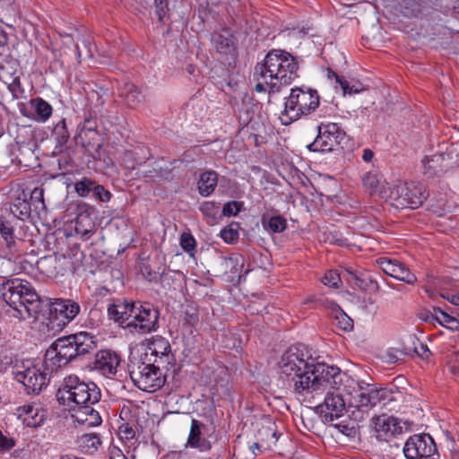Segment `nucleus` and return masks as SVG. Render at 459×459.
Listing matches in <instances>:
<instances>
[{"label": "nucleus", "mask_w": 459, "mask_h": 459, "mask_svg": "<svg viewBox=\"0 0 459 459\" xmlns=\"http://www.w3.org/2000/svg\"><path fill=\"white\" fill-rule=\"evenodd\" d=\"M278 365L280 377L290 382L293 394L302 401L310 402L328 387L337 388L342 383L340 368L317 363L304 344L290 347Z\"/></svg>", "instance_id": "1"}, {"label": "nucleus", "mask_w": 459, "mask_h": 459, "mask_svg": "<svg viewBox=\"0 0 459 459\" xmlns=\"http://www.w3.org/2000/svg\"><path fill=\"white\" fill-rule=\"evenodd\" d=\"M100 398V389L95 383L84 382L74 375L64 379L63 385L57 392L60 403L67 406H70L71 403L75 404L77 408L73 409L72 418L78 424L86 427L101 424L100 411L94 407Z\"/></svg>", "instance_id": "2"}, {"label": "nucleus", "mask_w": 459, "mask_h": 459, "mask_svg": "<svg viewBox=\"0 0 459 459\" xmlns=\"http://www.w3.org/2000/svg\"><path fill=\"white\" fill-rule=\"evenodd\" d=\"M299 63L285 50L272 49L254 69L255 91H268L269 96L281 91L298 77Z\"/></svg>", "instance_id": "3"}, {"label": "nucleus", "mask_w": 459, "mask_h": 459, "mask_svg": "<svg viewBox=\"0 0 459 459\" xmlns=\"http://www.w3.org/2000/svg\"><path fill=\"white\" fill-rule=\"evenodd\" d=\"M1 292L3 300L13 310L15 317H36L45 307L44 299L26 280H6L2 284Z\"/></svg>", "instance_id": "4"}, {"label": "nucleus", "mask_w": 459, "mask_h": 459, "mask_svg": "<svg viewBox=\"0 0 459 459\" xmlns=\"http://www.w3.org/2000/svg\"><path fill=\"white\" fill-rule=\"evenodd\" d=\"M97 348L94 336L81 332L56 340L45 353V365L50 370H57L69 361L88 354Z\"/></svg>", "instance_id": "5"}, {"label": "nucleus", "mask_w": 459, "mask_h": 459, "mask_svg": "<svg viewBox=\"0 0 459 459\" xmlns=\"http://www.w3.org/2000/svg\"><path fill=\"white\" fill-rule=\"evenodd\" d=\"M318 105L319 96L316 90L304 87L291 89L280 116L281 124L290 125L302 116L309 115L317 108Z\"/></svg>", "instance_id": "6"}, {"label": "nucleus", "mask_w": 459, "mask_h": 459, "mask_svg": "<svg viewBox=\"0 0 459 459\" xmlns=\"http://www.w3.org/2000/svg\"><path fill=\"white\" fill-rule=\"evenodd\" d=\"M128 371L134 385L144 392L153 393L160 389L167 380L160 372L152 367L148 353L130 358Z\"/></svg>", "instance_id": "7"}, {"label": "nucleus", "mask_w": 459, "mask_h": 459, "mask_svg": "<svg viewBox=\"0 0 459 459\" xmlns=\"http://www.w3.org/2000/svg\"><path fill=\"white\" fill-rule=\"evenodd\" d=\"M426 187L420 183H399L390 189L388 199L398 209L420 207L427 199Z\"/></svg>", "instance_id": "8"}, {"label": "nucleus", "mask_w": 459, "mask_h": 459, "mask_svg": "<svg viewBox=\"0 0 459 459\" xmlns=\"http://www.w3.org/2000/svg\"><path fill=\"white\" fill-rule=\"evenodd\" d=\"M132 320L123 327L131 333L142 335L157 331L159 328L160 311L150 303H136Z\"/></svg>", "instance_id": "9"}, {"label": "nucleus", "mask_w": 459, "mask_h": 459, "mask_svg": "<svg viewBox=\"0 0 459 459\" xmlns=\"http://www.w3.org/2000/svg\"><path fill=\"white\" fill-rule=\"evenodd\" d=\"M22 368V370L16 371L15 379L24 385L29 394H39L48 386L50 375L56 372V370H50L46 367L45 359L41 366L30 364L23 365Z\"/></svg>", "instance_id": "10"}, {"label": "nucleus", "mask_w": 459, "mask_h": 459, "mask_svg": "<svg viewBox=\"0 0 459 459\" xmlns=\"http://www.w3.org/2000/svg\"><path fill=\"white\" fill-rule=\"evenodd\" d=\"M45 307H49V319L57 327L63 328L71 323L80 313V305L70 299H46Z\"/></svg>", "instance_id": "11"}, {"label": "nucleus", "mask_w": 459, "mask_h": 459, "mask_svg": "<svg viewBox=\"0 0 459 459\" xmlns=\"http://www.w3.org/2000/svg\"><path fill=\"white\" fill-rule=\"evenodd\" d=\"M406 459H439L437 446L429 434L413 435L403 446Z\"/></svg>", "instance_id": "12"}, {"label": "nucleus", "mask_w": 459, "mask_h": 459, "mask_svg": "<svg viewBox=\"0 0 459 459\" xmlns=\"http://www.w3.org/2000/svg\"><path fill=\"white\" fill-rule=\"evenodd\" d=\"M341 385L342 383L337 388L328 387L325 391L326 395L324 402L316 406V410L324 423L333 422L346 411V403L342 395L338 392Z\"/></svg>", "instance_id": "13"}, {"label": "nucleus", "mask_w": 459, "mask_h": 459, "mask_svg": "<svg viewBox=\"0 0 459 459\" xmlns=\"http://www.w3.org/2000/svg\"><path fill=\"white\" fill-rule=\"evenodd\" d=\"M212 44L222 62L229 65L236 62L238 58L237 39L230 29L224 28L213 32Z\"/></svg>", "instance_id": "14"}, {"label": "nucleus", "mask_w": 459, "mask_h": 459, "mask_svg": "<svg viewBox=\"0 0 459 459\" xmlns=\"http://www.w3.org/2000/svg\"><path fill=\"white\" fill-rule=\"evenodd\" d=\"M344 133L334 123L323 125L318 127V134L313 143L307 145L311 152H329L340 144Z\"/></svg>", "instance_id": "15"}, {"label": "nucleus", "mask_w": 459, "mask_h": 459, "mask_svg": "<svg viewBox=\"0 0 459 459\" xmlns=\"http://www.w3.org/2000/svg\"><path fill=\"white\" fill-rule=\"evenodd\" d=\"M0 255L8 260H14L21 255L14 238V227L12 221L0 217Z\"/></svg>", "instance_id": "16"}, {"label": "nucleus", "mask_w": 459, "mask_h": 459, "mask_svg": "<svg viewBox=\"0 0 459 459\" xmlns=\"http://www.w3.org/2000/svg\"><path fill=\"white\" fill-rule=\"evenodd\" d=\"M376 437L380 441H389L396 435L402 434L403 426L398 418L382 414L373 418Z\"/></svg>", "instance_id": "17"}, {"label": "nucleus", "mask_w": 459, "mask_h": 459, "mask_svg": "<svg viewBox=\"0 0 459 459\" xmlns=\"http://www.w3.org/2000/svg\"><path fill=\"white\" fill-rule=\"evenodd\" d=\"M93 369L106 377L115 376L120 364V357L115 351L102 350L95 354Z\"/></svg>", "instance_id": "18"}, {"label": "nucleus", "mask_w": 459, "mask_h": 459, "mask_svg": "<svg viewBox=\"0 0 459 459\" xmlns=\"http://www.w3.org/2000/svg\"><path fill=\"white\" fill-rule=\"evenodd\" d=\"M135 305L126 299H114L108 307V315L110 319L124 326L132 320Z\"/></svg>", "instance_id": "19"}, {"label": "nucleus", "mask_w": 459, "mask_h": 459, "mask_svg": "<svg viewBox=\"0 0 459 459\" xmlns=\"http://www.w3.org/2000/svg\"><path fill=\"white\" fill-rule=\"evenodd\" d=\"M148 357L152 367L154 368L158 372H160L166 379L168 377L174 378L178 370V366L175 355L173 353L158 356L148 355Z\"/></svg>", "instance_id": "20"}, {"label": "nucleus", "mask_w": 459, "mask_h": 459, "mask_svg": "<svg viewBox=\"0 0 459 459\" xmlns=\"http://www.w3.org/2000/svg\"><path fill=\"white\" fill-rule=\"evenodd\" d=\"M19 416H23L24 423L30 428L43 424L47 418V411L39 405L26 404L18 408Z\"/></svg>", "instance_id": "21"}, {"label": "nucleus", "mask_w": 459, "mask_h": 459, "mask_svg": "<svg viewBox=\"0 0 459 459\" xmlns=\"http://www.w3.org/2000/svg\"><path fill=\"white\" fill-rule=\"evenodd\" d=\"M281 437V434L277 430L275 424L269 423L257 430L256 439L264 450H275Z\"/></svg>", "instance_id": "22"}, {"label": "nucleus", "mask_w": 459, "mask_h": 459, "mask_svg": "<svg viewBox=\"0 0 459 459\" xmlns=\"http://www.w3.org/2000/svg\"><path fill=\"white\" fill-rule=\"evenodd\" d=\"M118 96L122 98L127 107L134 108L144 100L140 89L132 82H125L118 89Z\"/></svg>", "instance_id": "23"}, {"label": "nucleus", "mask_w": 459, "mask_h": 459, "mask_svg": "<svg viewBox=\"0 0 459 459\" xmlns=\"http://www.w3.org/2000/svg\"><path fill=\"white\" fill-rule=\"evenodd\" d=\"M445 159L446 155L444 153L424 157L422 160L424 174L429 178L439 176L446 169V166L444 165Z\"/></svg>", "instance_id": "24"}, {"label": "nucleus", "mask_w": 459, "mask_h": 459, "mask_svg": "<svg viewBox=\"0 0 459 459\" xmlns=\"http://www.w3.org/2000/svg\"><path fill=\"white\" fill-rule=\"evenodd\" d=\"M77 139L83 147L88 148L89 150L92 149L95 152L94 157L100 159L102 137L99 131L88 130V132H79Z\"/></svg>", "instance_id": "25"}, {"label": "nucleus", "mask_w": 459, "mask_h": 459, "mask_svg": "<svg viewBox=\"0 0 459 459\" xmlns=\"http://www.w3.org/2000/svg\"><path fill=\"white\" fill-rule=\"evenodd\" d=\"M218 184V174L213 170L204 171L200 175L198 192L202 196H209L215 190Z\"/></svg>", "instance_id": "26"}, {"label": "nucleus", "mask_w": 459, "mask_h": 459, "mask_svg": "<svg viewBox=\"0 0 459 459\" xmlns=\"http://www.w3.org/2000/svg\"><path fill=\"white\" fill-rule=\"evenodd\" d=\"M11 212L15 217L22 221H25L30 217L31 204L27 199V196L24 193H22V196H18L15 198L14 203L11 207Z\"/></svg>", "instance_id": "27"}, {"label": "nucleus", "mask_w": 459, "mask_h": 459, "mask_svg": "<svg viewBox=\"0 0 459 459\" xmlns=\"http://www.w3.org/2000/svg\"><path fill=\"white\" fill-rule=\"evenodd\" d=\"M147 348L150 351L149 356L172 354L169 341L160 335L153 336L149 340Z\"/></svg>", "instance_id": "28"}, {"label": "nucleus", "mask_w": 459, "mask_h": 459, "mask_svg": "<svg viewBox=\"0 0 459 459\" xmlns=\"http://www.w3.org/2000/svg\"><path fill=\"white\" fill-rule=\"evenodd\" d=\"M204 427V425L201 421H199L195 419L192 420L190 432H189V436L187 438V444L191 447L201 448V449L207 447L204 441H202V439H201L202 429Z\"/></svg>", "instance_id": "29"}, {"label": "nucleus", "mask_w": 459, "mask_h": 459, "mask_svg": "<svg viewBox=\"0 0 459 459\" xmlns=\"http://www.w3.org/2000/svg\"><path fill=\"white\" fill-rule=\"evenodd\" d=\"M78 445L84 453H93L101 445V440L96 433L83 434L78 438Z\"/></svg>", "instance_id": "30"}, {"label": "nucleus", "mask_w": 459, "mask_h": 459, "mask_svg": "<svg viewBox=\"0 0 459 459\" xmlns=\"http://www.w3.org/2000/svg\"><path fill=\"white\" fill-rule=\"evenodd\" d=\"M262 223L264 229L272 231L273 233H281L287 228V221L281 215H275L269 218L263 216Z\"/></svg>", "instance_id": "31"}, {"label": "nucleus", "mask_w": 459, "mask_h": 459, "mask_svg": "<svg viewBox=\"0 0 459 459\" xmlns=\"http://www.w3.org/2000/svg\"><path fill=\"white\" fill-rule=\"evenodd\" d=\"M399 281H404L407 284L413 285L417 281V277L410 269L402 262H398L397 265L393 272L392 276Z\"/></svg>", "instance_id": "32"}, {"label": "nucleus", "mask_w": 459, "mask_h": 459, "mask_svg": "<svg viewBox=\"0 0 459 459\" xmlns=\"http://www.w3.org/2000/svg\"><path fill=\"white\" fill-rule=\"evenodd\" d=\"M357 399V407L359 411H367L373 407L371 394H370V385H368L366 387L359 385V393L356 396Z\"/></svg>", "instance_id": "33"}, {"label": "nucleus", "mask_w": 459, "mask_h": 459, "mask_svg": "<svg viewBox=\"0 0 459 459\" xmlns=\"http://www.w3.org/2000/svg\"><path fill=\"white\" fill-rule=\"evenodd\" d=\"M435 318L442 325L451 329L457 330L459 327L458 319L439 307H434Z\"/></svg>", "instance_id": "34"}, {"label": "nucleus", "mask_w": 459, "mask_h": 459, "mask_svg": "<svg viewBox=\"0 0 459 459\" xmlns=\"http://www.w3.org/2000/svg\"><path fill=\"white\" fill-rule=\"evenodd\" d=\"M31 104L35 108L36 114L39 118L45 122L52 114V107L47 101L40 98L31 100Z\"/></svg>", "instance_id": "35"}, {"label": "nucleus", "mask_w": 459, "mask_h": 459, "mask_svg": "<svg viewBox=\"0 0 459 459\" xmlns=\"http://www.w3.org/2000/svg\"><path fill=\"white\" fill-rule=\"evenodd\" d=\"M370 394L373 407L378 403L393 400V391L385 387L377 388L370 385Z\"/></svg>", "instance_id": "36"}, {"label": "nucleus", "mask_w": 459, "mask_h": 459, "mask_svg": "<svg viewBox=\"0 0 459 459\" xmlns=\"http://www.w3.org/2000/svg\"><path fill=\"white\" fill-rule=\"evenodd\" d=\"M75 51L79 62L91 57V44L89 40L83 37H81L77 39L75 43Z\"/></svg>", "instance_id": "37"}, {"label": "nucleus", "mask_w": 459, "mask_h": 459, "mask_svg": "<svg viewBox=\"0 0 459 459\" xmlns=\"http://www.w3.org/2000/svg\"><path fill=\"white\" fill-rule=\"evenodd\" d=\"M94 185V180L88 178H83L74 184V190L80 196L85 197L89 195L91 192L92 193Z\"/></svg>", "instance_id": "38"}, {"label": "nucleus", "mask_w": 459, "mask_h": 459, "mask_svg": "<svg viewBox=\"0 0 459 459\" xmlns=\"http://www.w3.org/2000/svg\"><path fill=\"white\" fill-rule=\"evenodd\" d=\"M53 134L55 135L56 142L60 145L66 143L70 137V134L66 127V123L65 119H62L56 125L53 131Z\"/></svg>", "instance_id": "39"}, {"label": "nucleus", "mask_w": 459, "mask_h": 459, "mask_svg": "<svg viewBox=\"0 0 459 459\" xmlns=\"http://www.w3.org/2000/svg\"><path fill=\"white\" fill-rule=\"evenodd\" d=\"M334 320L337 327L344 332H349L353 329V320L342 309H339L336 313Z\"/></svg>", "instance_id": "40"}, {"label": "nucleus", "mask_w": 459, "mask_h": 459, "mask_svg": "<svg viewBox=\"0 0 459 459\" xmlns=\"http://www.w3.org/2000/svg\"><path fill=\"white\" fill-rule=\"evenodd\" d=\"M180 246L185 252L189 254L190 256H194L196 242L190 233H182L180 237Z\"/></svg>", "instance_id": "41"}, {"label": "nucleus", "mask_w": 459, "mask_h": 459, "mask_svg": "<svg viewBox=\"0 0 459 459\" xmlns=\"http://www.w3.org/2000/svg\"><path fill=\"white\" fill-rule=\"evenodd\" d=\"M30 202L35 210H44V191L41 187H35L30 195Z\"/></svg>", "instance_id": "42"}, {"label": "nucleus", "mask_w": 459, "mask_h": 459, "mask_svg": "<svg viewBox=\"0 0 459 459\" xmlns=\"http://www.w3.org/2000/svg\"><path fill=\"white\" fill-rule=\"evenodd\" d=\"M220 209V204L206 201L201 204L199 210L205 216L210 219H215Z\"/></svg>", "instance_id": "43"}, {"label": "nucleus", "mask_w": 459, "mask_h": 459, "mask_svg": "<svg viewBox=\"0 0 459 459\" xmlns=\"http://www.w3.org/2000/svg\"><path fill=\"white\" fill-rule=\"evenodd\" d=\"M414 347L413 349H405V351L403 352L404 354H410L411 351L416 353L420 358H421L424 360H428L429 357L431 356V351L429 350L428 346L424 343L419 342L415 344L413 342Z\"/></svg>", "instance_id": "44"}, {"label": "nucleus", "mask_w": 459, "mask_h": 459, "mask_svg": "<svg viewBox=\"0 0 459 459\" xmlns=\"http://www.w3.org/2000/svg\"><path fill=\"white\" fill-rule=\"evenodd\" d=\"M377 264L381 270L387 275L392 276L394 268L397 265L399 260L390 259L388 257H381L377 259Z\"/></svg>", "instance_id": "45"}, {"label": "nucleus", "mask_w": 459, "mask_h": 459, "mask_svg": "<svg viewBox=\"0 0 459 459\" xmlns=\"http://www.w3.org/2000/svg\"><path fill=\"white\" fill-rule=\"evenodd\" d=\"M447 368L450 373L459 379V352H453L447 356Z\"/></svg>", "instance_id": "46"}, {"label": "nucleus", "mask_w": 459, "mask_h": 459, "mask_svg": "<svg viewBox=\"0 0 459 459\" xmlns=\"http://www.w3.org/2000/svg\"><path fill=\"white\" fill-rule=\"evenodd\" d=\"M118 435L122 441H131L135 437V430L129 423H123L118 428Z\"/></svg>", "instance_id": "47"}, {"label": "nucleus", "mask_w": 459, "mask_h": 459, "mask_svg": "<svg viewBox=\"0 0 459 459\" xmlns=\"http://www.w3.org/2000/svg\"><path fill=\"white\" fill-rule=\"evenodd\" d=\"M92 195L95 199L100 202H108L112 196L111 193L107 190L102 185H99L95 182Z\"/></svg>", "instance_id": "48"}, {"label": "nucleus", "mask_w": 459, "mask_h": 459, "mask_svg": "<svg viewBox=\"0 0 459 459\" xmlns=\"http://www.w3.org/2000/svg\"><path fill=\"white\" fill-rule=\"evenodd\" d=\"M403 8L405 16H416L420 13V4L413 0H404Z\"/></svg>", "instance_id": "49"}, {"label": "nucleus", "mask_w": 459, "mask_h": 459, "mask_svg": "<svg viewBox=\"0 0 459 459\" xmlns=\"http://www.w3.org/2000/svg\"><path fill=\"white\" fill-rule=\"evenodd\" d=\"M241 203L237 201L228 202L222 208V214L224 216H236L241 211Z\"/></svg>", "instance_id": "50"}, {"label": "nucleus", "mask_w": 459, "mask_h": 459, "mask_svg": "<svg viewBox=\"0 0 459 459\" xmlns=\"http://www.w3.org/2000/svg\"><path fill=\"white\" fill-rule=\"evenodd\" d=\"M199 321V316L196 308L187 307L184 311V324L189 326H195Z\"/></svg>", "instance_id": "51"}, {"label": "nucleus", "mask_w": 459, "mask_h": 459, "mask_svg": "<svg viewBox=\"0 0 459 459\" xmlns=\"http://www.w3.org/2000/svg\"><path fill=\"white\" fill-rule=\"evenodd\" d=\"M221 237L225 242L233 243L238 238V231L232 226H229L221 230Z\"/></svg>", "instance_id": "52"}, {"label": "nucleus", "mask_w": 459, "mask_h": 459, "mask_svg": "<svg viewBox=\"0 0 459 459\" xmlns=\"http://www.w3.org/2000/svg\"><path fill=\"white\" fill-rule=\"evenodd\" d=\"M325 285L338 288L341 283L340 275L334 271H329L325 273L322 280Z\"/></svg>", "instance_id": "53"}, {"label": "nucleus", "mask_w": 459, "mask_h": 459, "mask_svg": "<svg viewBox=\"0 0 459 459\" xmlns=\"http://www.w3.org/2000/svg\"><path fill=\"white\" fill-rule=\"evenodd\" d=\"M362 181L366 187L374 190L379 184V178L375 173L368 172L362 177Z\"/></svg>", "instance_id": "54"}, {"label": "nucleus", "mask_w": 459, "mask_h": 459, "mask_svg": "<svg viewBox=\"0 0 459 459\" xmlns=\"http://www.w3.org/2000/svg\"><path fill=\"white\" fill-rule=\"evenodd\" d=\"M341 88L344 95L359 93L363 90L360 83L351 85L347 80L342 81Z\"/></svg>", "instance_id": "55"}, {"label": "nucleus", "mask_w": 459, "mask_h": 459, "mask_svg": "<svg viewBox=\"0 0 459 459\" xmlns=\"http://www.w3.org/2000/svg\"><path fill=\"white\" fill-rule=\"evenodd\" d=\"M154 4L156 8V14L159 18V21H162L168 11L169 2L168 0H154Z\"/></svg>", "instance_id": "56"}, {"label": "nucleus", "mask_w": 459, "mask_h": 459, "mask_svg": "<svg viewBox=\"0 0 459 459\" xmlns=\"http://www.w3.org/2000/svg\"><path fill=\"white\" fill-rule=\"evenodd\" d=\"M98 131V121L95 117H86L80 127L79 132Z\"/></svg>", "instance_id": "57"}, {"label": "nucleus", "mask_w": 459, "mask_h": 459, "mask_svg": "<svg viewBox=\"0 0 459 459\" xmlns=\"http://www.w3.org/2000/svg\"><path fill=\"white\" fill-rule=\"evenodd\" d=\"M8 89L15 99H18L23 92V89L22 88V84L18 77L13 80V82L8 85Z\"/></svg>", "instance_id": "58"}, {"label": "nucleus", "mask_w": 459, "mask_h": 459, "mask_svg": "<svg viewBox=\"0 0 459 459\" xmlns=\"http://www.w3.org/2000/svg\"><path fill=\"white\" fill-rule=\"evenodd\" d=\"M15 442L13 438L5 437L0 430V451H6L13 448Z\"/></svg>", "instance_id": "59"}, {"label": "nucleus", "mask_w": 459, "mask_h": 459, "mask_svg": "<svg viewBox=\"0 0 459 459\" xmlns=\"http://www.w3.org/2000/svg\"><path fill=\"white\" fill-rule=\"evenodd\" d=\"M141 273L149 281H152L156 277V273H153L151 269V266L146 264H143L141 265Z\"/></svg>", "instance_id": "60"}, {"label": "nucleus", "mask_w": 459, "mask_h": 459, "mask_svg": "<svg viewBox=\"0 0 459 459\" xmlns=\"http://www.w3.org/2000/svg\"><path fill=\"white\" fill-rule=\"evenodd\" d=\"M441 297L448 300L451 304L459 306V291L456 293L446 291L441 294Z\"/></svg>", "instance_id": "61"}, {"label": "nucleus", "mask_w": 459, "mask_h": 459, "mask_svg": "<svg viewBox=\"0 0 459 459\" xmlns=\"http://www.w3.org/2000/svg\"><path fill=\"white\" fill-rule=\"evenodd\" d=\"M8 40L7 33L0 27V48H2L3 51L8 50Z\"/></svg>", "instance_id": "62"}, {"label": "nucleus", "mask_w": 459, "mask_h": 459, "mask_svg": "<svg viewBox=\"0 0 459 459\" xmlns=\"http://www.w3.org/2000/svg\"><path fill=\"white\" fill-rule=\"evenodd\" d=\"M89 317L91 321H94L92 325H98L100 322L101 313L99 309H91Z\"/></svg>", "instance_id": "63"}, {"label": "nucleus", "mask_w": 459, "mask_h": 459, "mask_svg": "<svg viewBox=\"0 0 459 459\" xmlns=\"http://www.w3.org/2000/svg\"><path fill=\"white\" fill-rule=\"evenodd\" d=\"M109 459H128L119 448L114 447L110 451Z\"/></svg>", "instance_id": "64"}]
</instances>
